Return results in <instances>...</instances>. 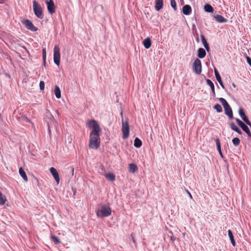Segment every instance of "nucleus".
<instances>
[{
  "label": "nucleus",
  "instance_id": "37998d69",
  "mask_svg": "<svg viewBox=\"0 0 251 251\" xmlns=\"http://www.w3.org/2000/svg\"><path fill=\"white\" fill-rule=\"evenodd\" d=\"M232 85H233V87H235V85L234 83L232 84Z\"/></svg>",
  "mask_w": 251,
  "mask_h": 251
},
{
  "label": "nucleus",
  "instance_id": "ddd939ff",
  "mask_svg": "<svg viewBox=\"0 0 251 251\" xmlns=\"http://www.w3.org/2000/svg\"><path fill=\"white\" fill-rule=\"evenodd\" d=\"M182 12L185 15H189L192 12L191 7L189 5H185L182 8Z\"/></svg>",
  "mask_w": 251,
  "mask_h": 251
},
{
  "label": "nucleus",
  "instance_id": "e433bc0d",
  "mask_svg": "<svg viewBox=\"0 0 251 251\" xmlns=\"http://www.w3.org/2000/svg\"><path fill=\"white\" fill-rule=\"evenodd\" d=\"M42 51H43V58L45 61L46 59V51L45 49H44Z\"/></svg>",
  "mask_w": 251,
  "mask_h": 251
},
{
  "label": "nucleus",
  "instance_id": "f257e3e1",
  "mask_svg": "<svg viewBox=\"0 0 251 251\" xmlns=\"http://www.w3.org/2000/svg\"><path fill=\"white\" fill-rule=\"evenodd\" d=\"M86 126L92 129L90 135H100L101 129L98 122L95 120H89L86 123Z\"/></svg>",
  "mask_w": 251,
  "mask_h": 251
},
{
  "label": "nucleus",
  "instance_id": "f8f14e48",
  "mask_svg": "<svg viewBox=\"0 0 251 251\" xmlns=\"http://www.w3.org/2000/svg\"><path fill=\"white\" fill-rule=\"evenodd\" d=\"M50 172L52 175L53 178H54L55 181L57 184H59L60 178H59V174L56 170V169H55L53 167H51L50 169Z\"/></svg>",
  "mask_w": 251,
  "mask_h": 251
},
{
  "label": "nucleus",
  "instance_id": "9d476101",
  "mask_svg": "<svg viewBox=\"0 0 251 251\" xmlns=\"http://www.w3.org/2000/svg\"><path fill=\"white\" fill-rule=\"evenodd\" d=\"M22 23L25 25V26L28 29L32 31H35L37 30V27H36L32 23L28 20H25L22 21Z\"/></svg>",
  "mask_w": 251,
  "mask_h": 251
},
{
  "label": "nucleus",
  "instance_id": "f03ea898",
  "mask_svg": "<svg viewBox=\"0 0 251 251\" xmlns=\"http://www.w3.org/2000/svg\"><path fill=\"white\" fill-rule=\"evenodd\" d=\"M111 213V208L108 205L105 204L102 205L100 209L96 211L97 216L99 217H108Z\"/></svg>",
  "mask_w": 251,
  "mask_h": 251
},
{
  "label": "nucleus",
  "instance_id": "0eeeda50",
  "mask_svg": "<svg viewBox=\"0 0 251 251\" xmlns=\"http://www.w3.org/2000/svg\"><path fill=\"white\" fill-rule=\"evenodd\" d=\"M53 61L59 66L60 61V48L58 46H55L53 49Z\"/></svg>",
  "mask_w": 251,
  "mask_h": 251
},
{
  "label": "nucleus",
  "instance_id": "bb28decb",
  "mask_svg": "<svg viewBox=\"0 0 251 251\" xmlns=\"http://www.w3.org/2000/svg\"><path fill=\"white\" fill-rule=\"evenodd\" d=\"M142 143L140 139L136 138L134 140V146L136 148H140L142 146Z\"/></svg>",
  "mask_w": 251,
  "mask_h": 251
},
{
  "label": "nucleus",
  "instance_id": "b1692460",
  "mask_svg": "<svg viewBox=\"0 0 251 251\" xmlns=\"http://www.w3.org/2000/svg\"><path fill=\"white\" fill-rule=\"evenodd\" d=\"M201 41L203 45V46L204 47L206 50L208 51L209 50V47L205 37H204L203 35H201Z\"/></svg>",
  "mask_w": 251,
  "mask_h": 251
},
{
  "label": "nucleus",
  "instance_id": "412c9836",
  "mask_svg": "<svg viewBox=\"0 0 251 251\" xmlns=\"http://www.w3.org/2000/svg\"><path fill=\"white\" fill-rule=\"evenodd\" d=\"M230 128L234 131L237 132L239 134H242L241 131L239 129V128L233 123H231L230 124Z\"/></svg>",
  "mask_w": 251,
  "mask_h": 251
},
{
  "label": "nucleus",
  "instance_id": "20e7f679",
  "mask_svg": "<svg viewBox=\"0 0 251 251\" xmlns=\"http://www.w3.org/2000/svg\"><path fill=\"white\" fill-rule=\"evenodd\" d=\"M33 9L35 15L38 18L42 19L44 18L42 8L35 0L33 1Z\"/></svg>",
  "mask_w": 251,
  "mask_h": 251
},
{
  "label": "nucleus",
  "instance_id": "ea45409f",
  "mask_svg": "<svg viewBox=\"0 0 251 251\" xmlns=\"http://www.w3.org/2000/svg\"><path fill=\"white\" fill-rule=\"evenodd\" d=\"M187 193H188V195H189V196L190 198L191 199H192V195L191 194V193H190L189 192H188V191L187 192Z\"/></svg>",
  "mask_w": 251,
  "mask_h": 251
},
{
  "label": "nucleus",
  "instance_id": "6ab92c4d",
  "mask_svg": "<svg viewBox=\"0 0 251 251\" xmlns=\"http://www.w3.org/2000/svg\"><path fill=\"white\" fill-rule=\"evenodd\" d=\"M227 232H228V237H229V238L230 239V240L231 241V244L233 246H235L236 243H235V241L234 240V236H233V235L231 231L230 230H228Z\"/></svg>",
  "mask_w": 251,
  "mask_h": 251
},
{
  "label": "nucleus",
  "instance_id": "9b49d317",
  "mask_svg": "<svg viewBox=\"0 0 251 251\" xmlns=\"http://www.w3.org/2000/svg\"><path fill=\"white\" fill-rule=\"evenodd\" d=\"M46 2L47 5V9L48 12L52 14L55 11L54 3L52 0H46Z\"/></svg>",
  "mask_w": 251,
  "mask_h": 251
},
{
  "label": "nucleus",
  "instance_id": "f704fd0d",
  "mask_svg": "<svg viewBox=\"0 0 251 251\" xmlns=\"http://www.w3.org/2000/svg\"><path fill=\"white\" fill-rule=\"evenodd\" d=\"M51 239L56 244H57L60 243L59 240L58 239L57 237H56L54 235L51 236Z\"/></svg>",
  "mask_w": 251,
  "mask_h": 251
},
{
  "label": "nucleus",
  "instance_id": "6e6552de",
  "mask_svg": "<svg viewBox=\"0 0 251 251\" xmlns=\"http://www.w3.org/2000/svg\"><path fill=\"white\" fill-rule=\"evenodd\" d=\"M201 60L196 58L193 63V70L194 72L200 75L201 72Z\"/></svg>",
  "mask_w": 251,
  "mask_h": 251
},
{
  "label": "nucleus",
  "instance_id": "393cba45",
  "mask_svg": "<svg viewBox=\"0 0 251 251\" xmlns=\"http://www.w3.org/2000/svg\"><path fill=\"white\" fill-rule=\"evenodd\" d=\"M105 177L109 180L113 181L115 179V176L113 173H108L104 175Z\"/></svg>",
  "mask_w": 251,
  "mask_h": 251
},
{
  "label": "nucleus",
  "instance_id": "473e14b6",
  "mask_svg": "<svg viewBox=\"0 0 251 251\" xmlns=\"http://www.w3.org/2000/svg\"><path fill=\"white\" fill-rule=\"evenodd\" d=\"M215 141H216L217 148L218 151H221V144H220V140L219 139L217 138V139H216Z\"/></svg>",
  "mask_w": 251,
  "mask_h": 251
},
{
  "label": "nucleus",
  "instance_id": "c756f323",
  "mask_svg": "<svg viewBox=\"0 0 251 251\" xmlns=\"http://www.w3.org/2000/svg\"><path fill=\"white\" fill-rule=\"evenodd\" d=\"M129 171L132 173H135L137 170V167L134 164H130L129 166Z\"/></svg>",
  "mask_w": 251,
  "mask_h": 251
},
{
  "label": "nucleus",
  "instance_id": "a19ab883",
  "mask_svg": "<svg viewBox=\"0 0 251 251\" xmlns=\"http://www.w3.org/2000/svg\"><path fill=\"white\" fill-rule=\"evenodd\" d=\"M219 154H220V156H221L222 157H223V154H222V151H219Z\"/></svg>",
  "mask_w": 251,
  "mask_h": 251
},
{
  "label": "nucleus",
  "instance_id": "5701e85b",
  "mask_svg": "<svg viewBox=\"0 0 251 251\" xmlns=\"http://www.w3.org/2000/svg\"><path fill=\"white\" fill-rule=\"evenodd\" d=\"M19 174L25 181H27L28 178L27 176L22 168L19 169Z\"/></svg>",
  "mask_w": 251,
  "mask_h": 251
},
{
  "label": "nucleus",
  "instance_id": "a878e982",
  "mask_svg": "<svg viewBox=\"0 0 251 251\" xmlns=\"http://www.w3.org/2000/svg\"><path fill=\"white\" fill-rule=\"evenodd\" d=\"M204 9L205 12H209V13H212L213 12V7L208 4H206L204 6Z\"/></svg>",
  "mask_w": 251,
  "mask_h": 251
},
{
  "label": "nucleus",
  "instance_id": "79ce46f5",
  "mask_svg": "<svg viewBox=\"0 0 251 251\" xmlns=\"http://www.w3.org/2000/svg\"><path fill=\"white\" fill-rule=\"evenodd\" d=\"M185 233H183V237H185Z\"/></svg>",
  "mask_w": 251,
  "mask_h": 251
},
{
  "label": "nucleus",
  "instance_id": "72a5a7b5",
  "mask_svg": "<svg viewBox=\"0 0 251 251\" xmlns=\"http://www.w3.org/2000/svg\"><path fill=\"white\" fill-rule=\"evenodd\" d=\"M171 5L175 10H176V4L175 0H171Z\"/></svg>",
  "mask_w": 251,
  "mask_h": 251
},
{
  "label": "nucleus",
  "instance_id": "2eb2a0df",
  "mask_svg": "<svg viewBox=\"0 0 251 251\" xmlns=\"http://www.w3.org/2000/svg\"><path fill=\"white\" fill-rule=\"evenodd\" d=\"M214 17L216 21L220 23H226L227 21L226 19L220 15H214Z\"/></svg>",
  "mask_w": 251,
  "mask_h": 251
},
{
  "label": "nucleus",
  "instance_id": "dca6fc26",
  "mask_svg": "<svg viewBox=\"0 0 251 251\" xmlns=\"http://www.w3.org/2000/svg\"><path fill=\"white\" fill-rule=\"evenodd\" d=\"M163 0H155V9L157 11L160 10L163 7Z\"/></svg>",
  "mask_w": 251,
  "mask_h": 251
},
{
  "label": "nucleus",
  "instance_id": "f3484780",
  "mask_svg": "<svg viewBox=\"0 0 251 251\" xmlns=\"http://www.w3.org/2000/svg\"><path fill=\"white\" fill-rule=\"evenodd\" d=\"M143 45L144 46V47L146 49H149L151 47V39L149 38H147L145 39L143 41Z\"/></svg>",
  "mask_w": 251,
  "mask_h": 251
},
{
  "label": "nucleus",
  "instance_id": "39448f33",
  "mask_svg": "<svg viewBox=\"0 0 251 251\" xmlns=\"http://www.w3.org/2000/svg\"><path fill=\"white\" fill-rule=\"evenodd\" d=\"M219 100L223 105L226 114L230 118H232L233 115L231 108L226 100L224 98H221L219 99Z\"/></svg>",
  "mask_w": 251,
  "mask_h": 251
},
{
  "label": "nucleus",
  "instance_id": "7ed1b4c3",
  "mask_svg": "<svg viewBox=\"0 0 251 251\" xmlns=\"http://www.w3.org/2000/svg\"><path fill=\"white\" fill-rule=\"evenodd\" d=\"M100 145V135H90L89 147L92 149H97Z\"/></svg>",
  "mask_w": 251,
  "mask_h": 251
},
{
  "label": "nucleus",
  "instance_id": "c9c22d12",
  "mask_svg": "<svg viewBox=\"0 0 251 251\" xmlns=\"http://www.w3.org/2000/svg\"><path fill=\"white\" fill-rule=\"evenodd\" d=\"M40 88L41 90H43L45 88V83L43 81H41L39 84Z\"/></svg>",
  "mask_w": 251,
  "mask_h": 251
},
{
  "label": "nucleus",
  "instance_id": "a18cd8bd",
  "mask_svg": "<svg viewBox=\"0 0 251 251\" xmlns=\"http://www.w3.org/2000/svg\"><path fill=\"white\" fill-rule=\"evenodd\" d=\"M49 132H50V128H49Z\"/></svg>",
  "mask_w": 251,
  "mask_h": 251
},
{
  "label": "nucleus",
  "instance_id": "c03bdc74",
  "mask_svg": "<svg viewBox=\"0 0 251 251\" xmlns=\"http://www.w3.org/2000/svg\"><path fill=\"white\" fill-rule=\"evenodd\" d=\"M74 168H73L72 169V172H73V173H74Z\"/></svg>",
  "mask_w": 251,
  "mask_h": 251
},
{
  "label": "nucleus",
  "instance_id": "c85d7f7f",
  "mask_svg": "<svg viewBox=\"0 0 251 251\" xmlns=\"http://www.w3.org/2000/svg\"><path fill=\"white\" fill-rule=\"evenodd\" d=\"M6 200V197L3 195V194L0 192V204H4Z\"/></svg>",
  "mask_w": 251,
  "mask_h": 251
},
{
  "label": "nucleus",
  "instance_id": "4be33fe9",
  "mask_svg": "<svg viewBox=\"0 0 251 251\" xmlns=\"http://www.w3.org/2000/svg\"><path fill=\"white\" fill-rule=\"evenodd\" d=\"M54 94H55V97L57 99H60L61 98L60 89L57 85L55 86Z\"/></svg>",
  "mask_w": 251,
  "mask_h": 251
},
{
  "label": "nucleus",
  "instance_id": "a211bd4d",
  "mask_svg": "<svg viewBox=\"0 0 251 251\" xmlns=\"http://www.w3.org/2000/svg\"><path fill=\"white\" fill-rule=\"evenodd\" d=\"M206 55V52L203 48H200L198 50V56L200 58H203Z\"/></svg>",
  "mask_w": 251,
  "mask_h": 251
},
{
  "label": "nucleus",
  "instance_id": "cd10ccee",
  "mask_svg": "<svg viewBox=\"0 0 251 251\" xmlns=\"http://www.w3.org/2000/svg\"><path fill=\"white\" fill-rule=\"evenodd\" d=\"M207 84L210 87L212 93L213 94H215V89H214V85L213 83L209 79H207L206 80Z\"/></svg>",
  "mask_w": 251,
  "mask_h": 251
},
{
  "label": "nucleus",
  "instance_id": "2f4dec72",
  "mask_svg": "<svg viewBox=\"0 0 251 251\" xmlns=\"http://www.w3.org/2000/svg\"><path fill=\"white\" fill-rule=\"evenodd\" d=\"M214 109H215L217 111V112L219 113L221 112L222 111V108L221 106L219 104H216V105H215V106H214Z\"/></svg>",
  "mask_w": 251,
  "mask_h": 251
},
{
  "label": "nucleus",
  "instance_id": "4c0bfd02",
  "mask_svg": "<svg viewBox=\"0 0 251 251\" xmlns=\"http://www.w3.org/2000/svg\"><path fill=\"white\" fill-rule=\"evenodd\" d=\"M247 61L250 66H251V59L249 57H247Z\"/></svg>",
  "mask_w": 251,
  "mask_h": 251
},
{
  "label": "nucleus",
  "instance_id": "aec40b11",
  "mask_svg": "<svg viewBox=\"0 0 251 251\" xmlns=\"http://www.w3.org/2000/svg\"><path fill=\"white\" fill-rule=\"evenodd\" d=\"M239 114L240 115V116L241 117V118H242V119L244 121H246V120H248L247 117H246L244 112V110L243 109V108H240L239 109Z\"/></svg>",
  "mask_w": 251,
  "mask_h": 251
},
{
  "label": "nucleus",
  "instance_id": "4468645a",
  "mask_svg": "<svg viewBox=\"0 0 251 251\" xmlns=\"http://www.w3.org/2000/svg\"><path fill=\"white\" fill-rule=\"evenodd\" d=\"M214 73H215L216 78L217 81H218V82L219 83L220 85H221V86L223 89L225 88L224 85L223 83L222 80V78H221L218 71L216 70V69H214Z\"/></svg>",
  "mask_w": 251,
  "mask_h": 251
},
{
  "label": "nucleus",
  "instance_id": "7c9ffc66",
  "mask_svg": "<svg viewBox=\"0 0 251 251\" xmlns=\"http://www.w3.org/2000/svg\"><path fill=\"white\" fill-rule=\"evenodd\" d=\"M240 141L239 139L237 137L234 138L232 139V143L234 146H237L239 145Z\"/></svg>",
  "mask_w": 251,
  "mask_h": 251
},
{
  "label": "nucleus",
  "instance_id": "423d86ee",
  "mask_svg": "<svg viewBox=\"0 0 251 251\" xmlns=\"http://www.w3.org/2000/svg\"><path fill=\"white\" fill-rule=\"evenodd\" d=\"M122 131L123 133V137L124 139L127 138L129 134V126L127 120L124 121L123 118H122Z\"/></svg>",
  "mask_w": 251,
  "mask_h": 251
},
{
  "label": "nucleus",
  "instance_id": "58836bf2",
  "mask_svg": "<svg viewBox=\"0 0 251 251\" xmlns=\"http://www.w3.org/2000/svg\"><path fill=\"white\" fill-rule=\"evenodd\" d=\"M245 122L251 127V123L249 121V120H246Z\"/></svg>",
  "mask_w": 251,
  "mask_h": 251
},
{
  "label": "nucleus",
  "instance_id": "1a4fd4ad",
  "mask_svg": "<svg viewBox=\"0 0 251 251\" xmlns=\"http://www.w3.org/2000/svg\"><path fill=\"white\" fill-rule=\"evenodd\" d=\"M236 121L238 125L242 128V129L247 133L248 136L250 137H251V132L249 127L244 123H243L239 119H236Z\"/></svg>",
  "mask_w": 251,
  "mask_h": 251
}]
</instances>
